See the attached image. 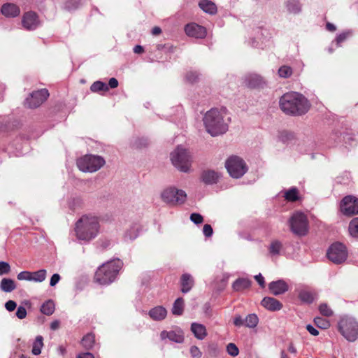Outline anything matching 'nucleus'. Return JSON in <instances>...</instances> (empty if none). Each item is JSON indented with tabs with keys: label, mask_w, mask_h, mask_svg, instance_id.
Here are the masks:
<instances>
[{
	"label": "nucleus",
	"mask_w": 358,
	"mask_h": 358,
	"mask_svg": "<svg viewBox=\"0 0 358 358\" xmlns=\"http://www.w3.org/2000/svg\"><path fill=\"white\" fill-rule=\"evenodd\" d=\"M206 131L215 137L225 134L229 129L230 117H227L225 110L211 108L203 117Z\"/></svg>",
	"instance_id": "nucleus-1"
},
{
	"label": "nucleus",
	"mask_w": 358,
	"mask_h": 358,
	"mask_svg": "<svg viewBox=\"0 0 358 358\" xmlns=\"http://www.w3.org/2000/svg\"><path fill=\"white\" fill-rule=\"evenodd\" d=\"M280 108L287 115H301L308 112L310 103L301 94L290 92L283 94L280 99Z\"/></svg>",
	"instance_id": "nucleus-2"
},
{
	"label": "nucleus",
	"mask_w": 358,
	"mask_h": 358,
	"mask_svg": "<svg viewBox=\"0 0 358 358\" xmlns=\"http://www.w3.org/2000/svg\"><path fill=\"white\" fill-rule=\"evenodd\" d=\"M99 228L97 217L85 215L76 222V236L79 241L87 243L97 236Z\"/></svg>",
	"instance_id": "nucleus-3"
},
{
	"label": "nucleus",
	"mask_w": 358,
	"mask_h": 358,
	"mask_svg": "<svg viewBox=\"0 0 358 358\" xmlns=\"http://www.w3.org/2000/svg\"><path fill=\"white\" fill-rule=\"evenodd\" d=\"M122 264V262L119 259L103 264L95 273V282L101 285H108L112 283L116 279Z\"/></svg>",
	"instance_id": "nucleus-4"
},
{
	"label": "nucleus",
	"mask_w": 358,
	"mask_h": 358,
	"mask_svg": "<svg viewBox=\"0 0 358 358\" xmlns=\"http://www.w3.org/2000/svg\"><path fill=\"white\" fill-rule=\"evenodd\" d=\"M171 160L173 165L181 172L189 171L192 157L189 152L182 146L178 145L171 153Z\"/></svg>",
	"instance_id": "nucleus-5"
},
{
	"label": "nucleus",
	"mask_w": 358,
	"mask_h": 358,
	"mask_svg": "<svg viewBox=\"0 0 358 358\" xmlns=\"http://www.w3.org/2000/svg\"><path fill=\"white\" fill-rule=\"evenodd\" d=\"M105 163V159L101 156L85 155L77 159L76 164L83 172L94 173L99 170Z\"/></svg>",
	"instance_id": "nucleus-6"
},
{
	"label": "nucleus",
	"mask_w": 358,
	"mask_h": 358,
	"mask_svg": "<svg viewBox=\"0 0 358 358\" xmlns=\"http://www.w3.org/2000/svg\"><path fill=\"white\" fill-rule=\"evenodd\" d=\"M338 329L341 334L350 342L358 338V323L352 317H344L338 322Z\"/></svg>",
	"instance_id": "nucleus-7"
},
{
	"label": "nucleus",
	"mask_w": 358,
	"mask_h": 358,
	"mask_svg": "<svg viewBox=\"0 0 358 358\" xmlns=\"http://www.w3.org/2000/svg\"><path fill=\"white\" fill-rule=\"evenodd\" d=\"M161 198L164 203L170 206H176L185 203L187 199V194L182 189L171 186L162 192Z\"/></svg>",
	"instance_id": "nucleus-8"
},
{
	"label": "nucleus",
	"mask_w": 358,
	"mask_h": 358,
	"mask_svg": "<svg viewBox=\"0 0 358 358\" xmlns=\"http://www.w3.org/2000/svg\"><path fill=\"white\" fill-rule=\"evenodd\" d=\"M226 169L231 177L241 178L248 171V166L244 160L238 156H231L225 163Z\"/></svg>",
	"instance_id": "nucleus-9"
},
{
	"label": "nucleus",
	"mask_w": 358,
	"mask_h": 358,
	"mask_svg": "<svg viewBox=\"0 0 358 358\" xmlns=\"http://www.w3.org/2000/svg\"><path fill=\"white\" fill-rule=\"evenodd\" d=\"M292 231L298 236H304L308 231V222L306 216L301 212H296L289 219Z\"/></svg>",
	"instance_id": "nucleus-10"
},
{
	"label": "nucleus",
	"mask_w": 358,
	"mask_h": 358,
	"mask_svg": "<svg viewBox=\"0 0 358 358\" xmlns=\"http://www.w3.org/2000/svg\"><path fill=\"white\" fill-rule=\"evenodd\" d=\"M327 257L334 264L344 262L348 257L346 247L341 243H333L327 251Z\"/></svg>",
	"instance_id": "nucleus-11"
},
{
	"label": "nucleus",
	"mask_w": 358,
	"mask_h": 358,
	"mask_svg": "<svg viewBox=\"0 0 358 358\" xmlns=\"http://www.w3.org/2000/svg\"><path fill=\"white\" fill-rule=\"evenodd\" d=\"M49 96L46 89L34 91L24 101V106L29 108H36L40 106Z\"/></svg>",
	"instance_id": "nucleus-12"
},
{
	"label": "nucleus",
	"mask_w": 358,
	"mask_h": 358,
	"mask_svg": "<svg viewBox=\"0 0 358 358\" xmlns=\"http://www.w3.org/2000/svg\"><path fill=\"white\" fill-rule=\"evenodd\" d=\"M340 209L348 216L358 214V199L351 195L345 196L341 201Z\"/></svg>",
	"instance_id": "nucleus-13"
},
{
	"label": "nucleus",
	"mask_w": 358,
	"mask_h": 358,
	"mask_svg": "<svg viewBox=\"0 0 358 358\" xmlns=\"http://www.w3.org/2000/svg\"><path fill=\"white\" fill-rule=\"evenodd\" d=\"M243 84L248 88H263L266 85V80L259 74L248 73L243 78Z\"/></svg>",
	"instance_id": "nucleus-14"
},
{
	"label": "nucleus",
	"mask_w": 358,
	"mask_h": 358,
	"mask_svg": "<svg viewBox=\"0 0 358 358\" xmlns=\"http://www.w3.org/2000/svg\"><path fill=\"white\" fill-rule=\"evenodd\" d=\"M185 31L188 36L196 38H203L206 36V28L196 23L187 24Z\"/></svg>",
	"instance_id": "nucleus-15"
},
{
	"label": "nucleus",
	"mask_w": 358,
	"mask_h": 358,
	"mask_svg": "<svg viewBox=\"0 0 358 358\" xmlns=\"http://www.w3.org/2000/svg\"><path fill=\"white\" fill-rule=\"evenodd\" d=\"M22 24L27 30H34L39 25V20L37 14L34 12H27L23 15Z\"/></svg>",
	"instance_id": "nucleus-16"
},
{
	"label": "nucleus",
	"mask_w": 358,
	"mask_h": 358,
	"mask_svg": "<svg viewBox=\"0 0 358 358\" xmlns=\"http://www.w3.org/2000/svg\"><path fill=\"white\" fill-rule=\"evenodd\" d=\"M162 340L169 339L170 341L176 343H182L184 341L183 332L180 329H176L171 331H162L160 334Z\"/></svg>",
	"instance_id": "nucleus-17"
},
{
	"label": "nucleus",
	"mask_w": 358,
	"mask_h": 358,
	"mask_svg": "<svg viewBox=\"0 0 358 358\" xmlns=\"http://www.w3.org/2000/svg\"><path fill=\"white\" fill-rule=\"evenodd\" d=\"M268 288L273 295L278 296L288 290V285L283 280H278L270 282Z\"/></svg>",
	"instance_id": "nucleus-18"
},
{
	"label": "nucleus",
	"mask_w": 358,
	"mask_h": 358,
	"mask_svg": "<svg viewBox=\"0 0 358 358\" xmlns=\"http://www.w3.org/2000/svg\"><path fill=\"white\" fill-rule=\"evenodd\" d=\"M299 299L305 303H312L316 299L315 292L309 288H301L297 290Z\"/></svg>",
	"instance_id": "nucleus-19"
},
{
	"label": "nucleus",
	"mask_w": 358,
	"mask_h": 358,
	"mask_svg": "<svg viewBox=\"0 0 358 358\" xmlns=\"http://www.w3.org/2000/svg\"><path fill=\"white\" fill-rule=\"evenodd\" d=\"M261 304L271 311L279 310L282 307V303L278 300L272 297H264Z\"/></svg>",
	"instance_id": "nucleus-20"
},
{
	"label": "nucleus",
	"mask_w": 358,
	"mask_h": 358,
	"mask_svg": "<svg viewBox=\"0 0 358 358\" xmlns=\"http://www.w3.org/2000/svg\"><path fill=\"white\" fill-rule=\"evenodd\" d=\"M220 174L213 170L203 171L201 173V180L206 185H213L218 182Z\"/></svg>",
	"instance_id": "nucleus-21"
},
{
	"label": "nucleus",
	"mask_w": 358,
	"mask_h": 358,
	"mask_svg": "<svg viewBox=\"0 0 358 358\" xmlns=\"http://www.w3.org/2000/svg\"><path fill=\"white\" fill-rule=\"evenodd\" d=\"M194 281L189 273H184L180 278L181 292L184 294L189 292L194 285Z\"/></svg>",
	"instance_id": "nucleus-22"
},
{
	"label": "nucleus",
	"mask_w": 358,
	"mask_h": 358,
	"mask_svg": "<svg viewBox=\"0 0 358 358\" xmlns=\"http://www.w3.org/2000/svg\"><path fill=\"white\" fill-rule=\"evenodd\" d=\"M148 314L153 320L160 321L166 317L167 310L164 307L159 306L150 309Z\"/></svg>",
	"instance_id": "nucleus-23"
},
{
	"label": "nucleus",
	"mask_w": 358,
	"mask_h": 358,
	"mask_svg": "<svg viewBox=\"0 0 358 358\" xmlns=\"http://www.w3.org/2000/svg\"><path fill=\"white\" fill-rule=\"evenodd\" d=\"M1 10L3 15L8 17H15L20 13L19 7L13 3L3 4Z\"/></svg>",
	"instance_id": "nucleus-24"
},
{
	"label": "nucleus",
	"mask_w": 358,
	"mask_h": 358,
	"mask_svg": "<svg viewBox=\"0 0 358 358\" xmlns=\"http://www.w3.org/2000/svg\"><path fill=\"white\" fill-rule=\"evenodd\" d=\"M141 231V226L134 223L132 224L129 229L126 230L124 234V238L127 241H132L135 240L139 235Z\"/></svg>",
	"instance_id": "nucleus-25"
},
{
	"label": "nucleus",
	"mask_w": 358,
	"mask_h": 358,
	"mask_svg": "<svg viewBox=\"0 0 358 358\" xmlns=\"http://www.w3.org/2000/svg\"><path fill=\"white\" fill-rule=\"evenodd\" d=\"M191 331L199 340L204 339L207 335L206 327L196 322H193L191 324Z\"/></svg>",
	"instance_id": "nucleus-26"
},
{
	"label": "nucleus",
	"mask_w": 358,
	"mask_h": 358,
	"mask_svg": "<svg viewBox=\"0 0 358 358\" xmlns=\"http://www.w3.org/2000/svg\"><path fill=\"white\" fill-rule=\"evenodd\" d=\"M199 6L203 12L210 15H215L217 10L216 5L209 0H201Z\"/></svg>",
	"instance_id": "nucleus-27"
},
{
	"label": "nucleus",
	"mask_w": 358,
	"mask_h": 358,
	"mask_svg": "<svg viewBox=\"0 0 358 358\" xmlns=\"http://www.w3.org/2000/svg\"><path fill=\"white\" fill-rule=\"evenodd\" d=\"M251 285V280L248 278H238L236 280L233 285L232 287L234 290L239 292L243 291L245 289H248Z\"/></svg>",
	"instance_id": "nucleus-28"
},
{
	"label": "nucleus",
	"mask_w": 358,
	"mask_h": 358,
	"mask_svg": "<svg viewBox=\"0 0 358 358\" xmlns=\"http://www.w3.org/2000/svg\"><path fill=\"white\" fill-rule=\"evenodd\" d=\"M0 289L4 292H11L16 289V284L13 280L4 278L0 282Z\"/></svg>",
	"instance_id": "nucleus-29"
},
{
	"label": "nucleus",
	"mask_w": 358,
	"mask_h": 358,
	"mask_svg": "<svg viewBox=\"0 0 358 358\" xmlns=\"http://www.w3.org/2000/svg\"><path fill=\"white\" fill-rule=\"evenodd\" d=\"M43 346V338L42 336H37L32 344L31 352L34 355H39Z\"/></svg>",
	"instance_id": "nucleus-30"
},
{
	"label": "nucleus",
	"mask_w": 358,
	"mask_h": 358,
	"mask_svg": "<svg viewBox=\"0 0 358 358\" xmlns=\"http://www.w3.org/2000/svg\"><path fill=\"white\" fill-rule=\"evenodd\" d=\"M286 6L287 10L293 14H298L301 11V6L298 0H288Z\"/></svg>",
	"instance_id": "nucleus-31"
},
{
	"label": "nucleus",
	"mask_w": 358,
	"mask_h": 358,
	"mask_svg": "<svg viewBox=\"0 0 358 358\" xmlns=\"http://www.w3.org/2000/svg\"><path fill=\"white\" fill-rule=\"evenodd\" d=\"M95 343V336L92 334H87L85 335L82 341L81 344L87 350H90L93 348Z\"/></svg>",
	"instance_id": "nucleus-32"
},
{
	"label": "nucleus",
	"mask_w": 358,
	"mask_h": 358,
	"mask_svg": "<svg viewBox=\"0 0 358 358\" xmlns=\"http://www.w3.org/2000/svg\"><path fill=\"white\" fill-rule=\"evenodd\" d=\"M184 310V301L182 298H178L173 303L172 313L174 315H181Z\"/></svg>",
	"instance_id": "nucleus-33"
},
{
	"label": "nucleus",
	"mask_w": 358,
	"mask_h": 358,
	"mask_svg": "<svg viewBox=\"0 0 358 358\" xmlns=\"http://www.w3.org/2000/svg\"><path fill=\"white\" fill-rule=\"evenodd\" d=\"M284 197L289 201H296L299 199V190L296 187H292L285 192Z\"/></svg>",
	"instance_id": "nucleus-34"
},
{
	"label": "nucleus",
	"mask_w": 358,
	"mask_h": 358,
	"mask_svg": "<svg viewBox=\"0 0 358 358\" xmlns=\"http://www.w3.org/2000/svg\"><path fill=\"white\" fill-rule=\"evenodd\" d=\"M258 322L259 318L255 313L249 314L245 318V327L248 328L256 327Z\"/></svg>",
	"instance_id": "nucleus-35"
},
{
	"label": "nucleus",
	"mask_w": 358,
	"mask_h": 358,
	"mask_svg": "<svg viewBox=\"0 0 358 358\" xmlns=\"http://www.w3.org/2000/svg\"><path fill=\"white\" fill-rule=\"evenodd\" d=\"M41 311L46 315H51L55 311V303L53 301L48 300L45 301L41 308Z\"/></svg>",
	"instance_id": "nucleus-36"
},
{
	"label": "nucleus",
	"mask_w": 358,
	"mask_h": 358,
	"mask_svg": "<svg viewBox=\"0 0 358 358\" xmlns=\"http://www.w3.org/2000/svg\"><path fill=\"white\" fill-rule=\"evenodd\" d=\"M46 270L41 269L37 271L31 272V281L35 282H41L46 278Z\"/></svg>",
	"instance_id": "nucleus-37"
},
{
	"label": "nucleus",
	"mask_w": 358,
	"mask_h": 358,
	"mask_svg": "<svg viewBox=\"0 0 358 358\" xmlns=\"http://www.w3.org/2000/svg\"><path fill=\"white\" fill-rule=\"evenodd\" d=\"M109 90L108 85L101 81H96L90 87V90L93 92H99L101 91L106 92Z\"/></svg>",
	"instance_id": "nucleus-38"
},
{
	"label": "nucleus",
	"mask_w": 358,
	"mask_h": 358,
	"mask_svg": "<svg viewBox=\"0 0 358 358\" xmlns=\"http://www.w3.org/2000/svg\"><path fill=\"white\" fill-rule=\"evenodd\" d=\"M278 73L280 78H287L292 75L293 71L290 66L284 65L279 68Z\"/></svg>",
	"instance_id": "nucleus-39"
},
{
	"label": "nucleus",
	"mask_w": 358,
	"mask_h": 358,
	"mask_svg": "<svg viewBox=\"0 0 358 358\" xmlns=\"http://www.w3.org/2000/svg\"><path fill=\"white\" fill-rule=\"evenodd\" d=\"M349 232L355 238H358V217L353 219L349 224Z\"/></svg>",
	"instance_id": "nucleus-40"
},
{
	"label": "nucleus",
	"mask_w": 358,
	"mask_h": 358,
	"mask_svg": "<svg viewBox=\"0 0 358 358\" xmlns=\"http://www.w3.org/2000/svg\"><path fill=\"white\" fill-rule=\"evenodd\" d=\"M281 248L282 243L278 241H274L271 243L268 250L272 255H278Z\"/></svg>",
	"instance_id": "nucleus-41"
},
{
	"label": "nucleus",
	"mask_w": 358,
	"mask_h": 358,
	"mask_svg": "<svg viewBox=\"0 0 358 358\" xmlns=\"http://www.w3.org/2000/svg\"><path fill=\"white\" fill-rule=\"evenodd\" d=\"M200 74L196 71H189L186 73L185 80L187 82L193 84L199 80Z\"/></svg>",
	"instance_id": "nucleus-42"
},
{
	"label": "nucleus",
	"mask_w": 358,
	"mask_h": 358,
	"mask_svg": "<svg viewBox=\"0 0 358 358\" xmlns=\"http://www.w3.org/2000/svg\"><path fill=\"white\" fill-rule=\"evenodd\" d=\"M314 322L317 327L322 329H327L330 327V322L322 317H316L314 319Z\"/></svg>",
	"instance_id": "nucleus-43"
},
{
	"label": "nucleus",
	"mask_w": 358,
	"mask_h": 358,
	"mask_svg": "<svg viewBox=\"0 0 358 358\" xmlns=\"http://www.w3.org/2000/svg\"><path fill=\"white\" fill-rule=\"evenodd\" d=\"M319 310L322 315L326 317H331L334 314L333 310L324 303L319 306Z\"/></svg>",
	"instance_id": "nucleus-44"
},
{
	"label": "nucleus",
	"mask_w": 358,
	"mask_h": 358,
	"mask_svg": "<svg viewBox=\"0 0 358 358\" xmlns=\"http://www.w3.org/2000/svg\"><path fill=\"white\" fill-rule=\"evenodd\" d=\"M350 31H345L340 34H338L334 41L336 46L338 47L341 45V44L344 42L348 37L350 36Z\"/></svg>",
	"instance_id": "nucleus-45"
},
{
	"label": "nucleus",
	"mask_w": 358,
	"mask_h": 358,
	"mask_svg": "<svg viewBox=\"0 0 358 358\" xmlns=\"http://www.w3.org/2000/svg\"><path fill=\"white\" fill-rule=\"evenodd\" d=\"M227 352L229 355L236 357L238 355L239 350L234 343H230L227 345Z\"/></svg>",
	"instance_id": "nucleus-46"
},
{
	"label": "nucleus",
	"mask_w": 358,
	"mask_h": 358,
	"mask_svg": "<svg viewBox=\"0 0 358 358\" xmlns=\"http://www.w3.org/2000/svg\"><path fill=\"white\" fill-rule=\"evenodd\" d=\"M279 138L283 143H288L294 138V134L291 132L283 131L280 133Z\"/></svg>",
	"instance_id": "nucleus-47"
},
{
	"label": "nucleus",
	"mask_w": 358,
	"mask_h": 358,
	"mask_svg": "<svg viewBox=\"0 0 358 358\" xmlns=\"http://www.w3.org/2000/svg\"><path fill=\"white\" fill-rule=\"evenodd\" d=\"M31 271H24L17 274V278L19 280L31 281Z\"/></svg>",
	"instance_id": "nucleus-48"
},
{
	"label": "nucleus",
	"mask_w": 358,
	"mask_h": 358,
	"mask_svg": "<svg viewBox=\"0 0 358 358\" xmlns=\"http://www.w3.org/2000/svg\"><path fill=\"white\" fill-rule=\"evenodd\" d=\"M190 220L195 224H201L203 222V216L197 213H193L190 215Z\"/></svg>",
	"instance_id": "nucleus-49"
},
{
	"label": "nucleus",
	"mask_w": 358,
	"mask_h": 358,
	"mask_svg": "<svg viewBox=\"0 0 358 358\" xmlns=\"http://www.w3.org/2000/svg\"><path fill=\"white\" fill-rule=\"evenodd\" d=\"M10 271V266L8 262H0V275L8 274Z\"/></svg>",
	"instance_id": "nucleus-50"
},
{
	"label": "nucleus",
	"mask_w": 358,
	"mask_h": 358,
	"mask_svg": "<svg viewBox=\"0 0 358 358\" xmlns=\"http://www.w3.org/2000/svg\"><path fill=\"white\" fill-rule=\"evenodd\" d=\"M203 234L206 238H210L213 236V229L210 224H206L203 225Z\"/></svg>",
	"instance_id": "nucleus-51"
},
{
	"label": "nucleus",
	"mask_w": 358,
	"mask_h": 358,
	"mask_svg": "<svg viewBox=\"0 0 358 358\" xmlns=\"http://www.w3.org/2000/svg\"><path fill=\"white\" fill-rule=\"evenodd\" d=\"M79 4V0H69L65 4V8L71 10L76 9Z\"/></svg>",
	"instance_id": "nucleus-52"
},
{
	"label": "nucleus",
	"mask_w": 358,
	"mask_h": 358,
	"mask_svg": "<svg viewBox=\"0 0 358 358\" xmlns=\"http://www.w3.org/2000/svg\"><path fill=\"white\" fill-rule=\"evenodd\" d=\"M148 144V140L146 138H142L136 139L134 143V146L136 147V148H141L147 146Z\"/></svg>",
	"instance_id": "nucleus-53"
},
{
	"label": "nucleus",
	"mask_w": 358,
	"mask_h": 358,
	"mask_svg": "<svg viewBox=\"0 0 358 358\" xmlns=\"http://www.w3.org/2000/svg\"><path fill=\"white\" fill-rule=\"evenodd\" d=\"M27 314V310L24 307L20 306L17 308L16 312V316L17 318L22 320L26 317Z\"/></svg>",
	"instance_id": "nucleus-54"
},
{
	"label": "nucleus",
	"mask_w": 358,
	"mask_h": 358,
	"mask_svg": "<svg viewBox=\"0 0 358 358\" xmlns=\"http://www.w3.org/2000/svg\"><path fill=\"white\" fill-rule=\"evenodd\" d=\"M234 324L238 327L245 326V318L243 319L240 315H236L234 319Z\"/></svg>",
	"instance_id": "nucleus-55"
},
{
	"label": "nucleus",
	"mask_w": 358,
	"mask_h": 358,
	"mask_svg": "<svg viewBox=\"0 0 358 358\" xmlns=\"http://www.w3.org/2000/svg\"><path fill=\"white\" fill-rule=\"evenodd\" d=\"M16 307L17 303L15 301L13 300H9L5 303V308L9 312L13 311L16 308Z\"/></svg>",
	"instance_id": "nucleus-56"
},
{
	"label": "nucleus",
	"mask_w": 358,
	"mask_h": 358,
	"mask_svg": "<svg viewBox=\"0 0 358 358\" xmlns=\"http://www.w3.org/2000/svg\"><path fill=\"white\" fill-rule=\"evenodd\" d=\"M190 354L192 357L200 358L201 357V352L199 348L196 346H192L190 348Z\"/></svg>",
	"instance_id": "nucleus-57"
},
{
	"label": "nucleus",
	"mask_w": 358,
	"mask_h": 358,
	"mask_svg": "<svg viewBox=\"0 0 358 358\" xmlns=\"http://www.w3.org/2000/svg\"><path fill=\"white\" fill-rule=\"evenodd\" d=\"M61 277L58 273H55L52 275L50 280V285L51 287L55 286L60 280Z\"/></svg>",
	"instance_id": "nucleus-58"
},
{
	"label": "nucleus",
	"mask_w": 358,
	"mask_h": 358,
	"mask_svg": "<svg viewBox=\"0 0 358 358\" xmlns=\"http://www.w3.org/2000/svg\"><path fill=\"white\" fill-rule=\"evenodd\" d=\"M306 329L313 336H317L319 334V331L311 324H307Z\"/></svg>",
	"instance_id": "nucleus-59"
},
{
	"label": "nucleus",
	"mask_w": 358,
	"mask_h": 358,
	"mask_svg": "<svg viewBox=\"0 0 358 358\" xmlns=\"http://www.w3.org/2000/svg\"><path fill=\"white\" fill-rule=\"evenodd\" d=\"M255 279L257 280V282L259 283V285L262 287H264V285H265L264 278V277L262 276V275L261 273H259L258 275H256L255 276Z\"/></svg>",
	"instance_id": "nucleus-60"
},
{
	"label": "nucleus",
	"mask_w": 358,
	"mask_h": 358,
	"mask_svg": "<svg viewBox=\"0 0 358 358\" xmlns=\"http://www.w3.org/2000/svg\"><path fill=\"white\" fill-rule=\"evenodd\" d=\"M108 86L112 89L116 88L118 86L117 80L115 78H110Z\"/></svg>",
	"instance_id": "nucleus-61"
},
{
	"label": "nucleus",
	"mask_w": 358,
	"mask_h": 358,
	"mask_svg": "<svg viewBox=\"0 0 358 358\" xmlns=\"http://www.w3.org/2000/svg\"><path fill=\"white\" fill-rule=\"evenodd\" d=\"M76 358H94L91 352H82L77 355Z\"/></svg>",
	"instance_id": "nucleus-62"
},
{
	"label": "nucleus",
	"mask_w": 358,
	"mask_h": 358,
	"mask_svg": "<svg viewBox=\"0 0 358 358\" xmlns=\"http://www.w3.org/2000/svg\"><path fill=\"white\" fill-rule=\"evenodd\" d=\"M326 29L329 31L334 32L336 30V27L331 22H327L326 24Z\"/></svg>",
	"instance_id": "nucleus-63"
},
{
	"label": "nucleus",
	"mask_w": 358,
	"mask_h": 358,
	"mask_svg": "<svg viewBox=\"0 0 358 358\" xmlns=\"http://www.w3.org/2000/svg\"><path fill=\"white\" fill-rule=\"evenodd\" d=\"M143 51H144V50H143V46H141L140 45H136L134 48V52L136 54H141V53L143 52Z\"/></svg>",
	"instance_id": "nucleus-64"
}]
</instances>
